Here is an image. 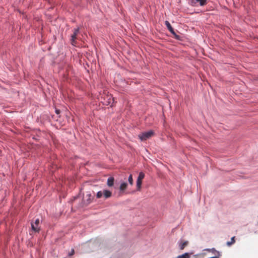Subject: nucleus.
I'll use <instances>...</instances> for the list:
<instances>
[{
  "label": "nucleus",
  "instance_id": "1",
  "mask_svg": "<svg viewBox=\"0 0 258 258\" xmlns=\"http://www.w3.org/2000/svg\"><path fill=\"white\" fill-rule=\"evenodd\" d=\"M154 132L153 131H149L146 132L142 133L138 135L139 138L142 141H145L154 135Z\"/></svg>",
  "mask_w": 258,
  "mask_h": 258
},
{
  "label": "nucleus",
  "instance_id": "2",
  "mask_svg": "<svg viewBox=\"0 0 258 258\" xmlns=\"http://www.w3.org/2000/svg\"><path fill=\"white\" fill-rule=\"evenodd\" d=\"M40 221L39 219H36L34 222L31 223L32 230L35 232H39L40 230Z\"/></svg>",
  "mask_w": 258,
  "mask_h": 258
},
{
  "label": "nucleus",
  "instance_id": "3",
  "mask_svg": "<svg viewBox=\"0 0 258 258\" xmlns=\"http://www.w3.org/2000/svg\"><path fill=\"white\" fill-rule=\"evenodd\" d=\"M79 32V28L75 29L73 31V34L71 35V43L74 46H76L77 44V36L78 35Z\"/></svg>",
  "mask_w": 258,
  "mask_h": 258
},
{
  "label": "nucleus",
  "instance_id": "4",
  "mask_svg": "<svg viewBox=\"0 0 258 258\" xmlns=\"http://www.w3.org/2000/svg\"><path fill=\"white\" fill-rule=\"evenodd\" d=\"M165 24L168 30L174 36V37L176 39H179V36L175 33L170 23L168 21H166L165 22Z\"/></svg>",
  "mask_w": 258,
  "mask_h": 258
},
{
  "label": "nucleus",
  "instance_id": "5",
  "mask_svg": "<svg viewBox=\"0 0 258 258\" xmlns=\"http://www.w3.org/2000/svg\"><path fill=\"white\" fill-rule=\"evenodd\" d=\"M103 191V196L104 197L105 199H108L111 197L112 196V192L111 191L107 190V189H104Z\"/></svg>",
  "mask_w": 258,
  "mask_h": 258
},
{
  "label": "nucleus",
  "instance_id": "6",
  "mask_svg": "<svg viewBox=\"0 0 258 258\" xmlns=\"http://www.w3.org/2000/svg\"><path fill=\"white\" fill-rule=\"evenodd\" d=\"M188 244V241H180L179 244V248L181 250H183L185 246H186Z\"/></svg>",
  "mask_w": 258,
  "mask_h": 258
},
{
  "label": "nucleus",
  "instance_id": "7",
  "mask_svg": "<svg viewBox=\"0 0 258 258\" xmlns=\"http://www.w3.org/2000/svg\"><path fill=\"white\" fill-rule=\"evenodd\" d=\"M86 197L87 198V199L86 200H84V203L88 205L89 204L92 202V200L91 194H87L86 195Z\"/></svg>",
  "mask_w": 258,
  "mask_h": 258
},
{
  "label": "nucleus",
  "instance_id": "8",
  "mask_svg": "<svg viewBox=\"0 0 258 258\" xmlns=\"http://www.w3.org/2000/svg\"><path fill=\"white\" fill-rule=\"evenodd\" d=\"M114 178L113 177H110L107 179V185L108 186H112L114 184Z\"/></svg>",
  "mask_w": 258,
  "mask_h": 258
},
{
  "label": "nucleus",
  "instance_id": "9",
  "mask_svg": "<svg viewBox=\"0 0 258 258\" xmlns=\"http://www.w3.org/2000/svg\"><path fill=\"white\" fill-rule=\"evenodd\" d=\"M142 183V181L137 179V190L138 191H140V190L141 189Z\"/></svg>",
  "mask_w": 258,
  "mask_h": 258
},
{
  "label": "nucleus",
  "instance_id": "10",
  "mask_svg": "<svg viewBox=\"0 0 258 258\" xmlns=\"http://www.w3.org/2000/svg\"><path fill=\"white\" fill-rule=\"evenodd\" d=\"M127 186V184L126 182L122 183L120 184V187H119L120 190H121V191L124 190L126 188Z\"/></svg>",
  "mask_w": 258,
  "mask_h": 258
},
{
  "label": "nucleus",
  "instance_id": "11",
  "mask_svg": "<svg viewBox=\"0 0 258 258\" xmlns=\"http://www.w3.org/2000/svg\"><path fill=\"white\" fill-rule=\"evenodd\" d=\"M235 242V236H233L231 238V240L230 241H227V243H226V245L228 246H230L232 244H234Z\"/></svg>",
  "mask_w": 258,
  "mask_h": 258
},
{
  "label": "nucleus",
  "instance_id": "12",
  "mask_svg": "<svg viewBox=\"0 0 258 258\" xmlns=\"http://www.w3.org/2000/svg\"><path fill=\"white\" fill-rule=\"evenodd\" d=\"M197 2L200 3L201 6H203L206 5L207 0H196Z\"/></svg>",
  "mask_w": 258,
  "mask_h": 258
},
{
  "label": "nucleus",
  "instance_id": "13",
  "mask_svg": "<svg viewBox=\"0 0 258 258\" xmlns=\"http://www.w3.org/2000/svg\"><path fill=\"white\" fill-rule=\"evenodd\" d=\"M144 177H145V174L143 172H140L137 179L142 181V180L144 178Z\"/></svg>",
  "mask_w": 258,
  "mask_h": 258
},
{
  "label": "nucleus",
  "instance_id": "14",
  "mask_svg": "<svg viewBox=\"0 0 258 258\" xmlns=\"http://www.w3.org/2000/svg\"><path fill=\"white\" fill-rule=\"evenodd\" d=\"M103 196V191H99L97 192L96 197L98 199L101 198Z\"/></svg>",
  "mask_w": 258,
  "mask_h": 258
},
{
  "label": "nucleus",
  "instance_id": "15",
  "mask_svg": "<svg viewBox=\"0 0 258 258\" xmlns=\"http://www.w3.org/2000/svg\"><path fill=\"white\" fill-rule=\"evenodd\" d=\"M128 182L131 185L133 184V179L132 174H130L128 178Z\"/></svg>",
  "mask_w": 258,
  "mask_h": 258
},
{
  "label": "nucleus",
  "instance_id": "16",
  "mask_svg": "<svg viewBox=\"0 0 258 258\" xmlns=\"http://www.w3.org/2000/svg\"><path fill=\"white\" fill-rule=\"evenodd\" d=\"M74 252H75L74 250L73 249L72 250L71 252L69 253V255L71 256V255H73L74 254Z\"/></svg>",
  "mask_w": 258,
  "mask_h": 258
},
{
  "label": "nucleus",
  "instance_id": "17",
  "mask_svg": "<svg viewBox=\"0 0 258 258\" xmlns=\"http://www.w3.org/2000/svg\"><path fill=\"white\" fill-rule=\"evenodd\" d=\"M56 113L57 114H59V110H56Z\"/></svg>",
  "mask_w": 258,
  "mask_h": 258
}]
</instances>
